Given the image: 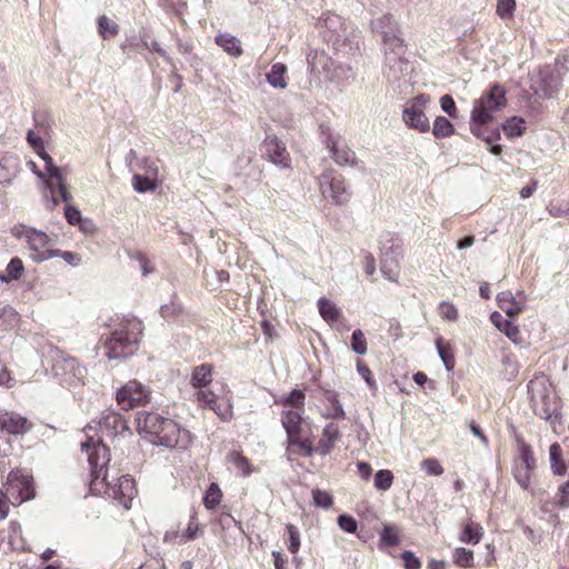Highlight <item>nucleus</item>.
<instances>
[{
  "instance_id": "obj_37",
  "label": "nucleus",
  "mask_w": 569,
  "mask_h": 569,
  "mask_svg": "<svg viewBox=\"0 0 569 569\" xmlns=\"http://www.w3.org/2000/svg\"><path fill=\"white\" fill-rule=\"evenodd\" d=\"M393 475L388 469H381L375 475V487L378 490L387 491L391 488Z\"/></svg>"
},
{
  "instance_id": "obj_50",
  "label": "nucleus",
  "mask_w": 569,
  "mask_h": 569,
  "mask_svg": "<svg viewBox=\"0 0 569 569\" xmlns=\"http://www.w3.org/2000/svg\"><path fill=\"white\" fill-rule=\"evenodd\" d=\"M23 270H24L23 262L18 257L12 258L6 269L8 276L14 280H18L21 278Z\"/></svg>"
},
{
  "instance_id": "obj_26",
  "label": "nucleus",
  "mask_w": 569,
  "mask_h": 569,
  "mask_svg": "<svg viewBox=\"0 0 569 569\" xmlns=\"http://www.w3.org/2000/svg\"><path fill=\"white\" fill-rule=\"evenodd\" d=\"M483 535L482 527L472 520L465 523L459 540L465 543L477 545L480 542Z\"/></svg>"
},
{
  "instance_id": "obj_32",
  "label": "nucleus",
  "mask_w": 569,
  "mask_h": 569,
  "mask_svg": "<svg viewBox=\"0 0 569 569\" xmlns=\"http://www.w3.org/2000/svg\"><path fill=\"white\" fill-rule=\"evenodd\" d=\"M455 132L453 124L442 116H439L433 121L432 134L437 139H445L452 136Z\"/></svg>"
},
{
  "instance_id": "obj_12",
  "label": "nucleus",
  "mask_w": 569,
  "mask_h": 569,
  "mask_svg": "<svg viewBox=\"0 0 569 569\" xmlns=\"http://www.w3.org/2000/svg\"><path fill=\"white\" fill-rule=\"evenodd\" d=\"M264 154L272 163L289 168L291 163V157L286 146L274 134H269L262 142Z\"/></svg>"
},
{
  "instance_id": "obj_58",
  "label": "nucleus",
  "mask_w": 569,
  "mask_h": 569,
  "mask_svg": "<svg viewBox=\"0 0 569 569\" xmlns=\"http://www.w3.org/2000/svg\"><path fill=\"white\" fill-rule=\"evenodd\" d=\"M441 109L451 118H457V107L453 98L450 94H445L440 98Z\"/></svg>"
},
{
  "instance_id": "obj_11",
  "label": "nucleus",
  "mask_w": 569,
  "mask_h": 569,
  "mask_svg": "<svg viewBox=\"0 0 569 569\" xmlns=\"http://www.w3.org/2000/svg\"><path fill=\"white\" fill-rule=\"evenodd\" d=\"M167 419L157 412L139 411L136 418L138 431L143 433L147 440L148 438H157L161 433Z\"/></svg>"
},
{
  "instance_id": "obj_42",
  "label": "nucleus",
  "mask_w": 569,
  "mask_h": 569,
  "mask_svg": "<svg viewBox=\"0 0 569 569\" xmlns=\"http://www.w3.org/2000/svg\"><path fill=\"white\" fill-rule=\"evenodd\" d=\"M132 184L134 190L138 192L153 191L157 188V184L152 179L141 174L133 176Z\"/></svg>"
},
{
  "instance_id": "obj_21",
  "label": "nucleus",
  "mask_w": 569,
  "mask_h": 569,
  "mask_svg": "<svg viewBox=\"0 0 569 569\" xmlns=\"http://www.w3.org/2000/svg\"><path fill=\"white\" fill-rule=\"evenodd\" d=\"M301 413L298 411L289 410L282 412L281 422L287 432V439L296 440L301 433Z\"/></svg>"
},
{
  "instance_id": "obj_13",
  "label": "nucleus",
  "mask_w": 569,
  "mask_h": 569,
  "mask_svg": "<svg viewBox=\"0 0 569 569\" xmlns=\"http://www.w3.org/2000/svg\"><path fill=\"white\" fill-rule=\"evenodd\" d=\"M321 133L326 136L325 143L330 150L332 159L340 166L355 164L356 154L347 146L339 147L338 140L332 136L328 127L321 126Z\"/></svg>"
},
{
  "instance_id": "obj_56",
  "label": "nucleus",
  "mask_w": 569,
  "mask_h": 569,
  "mask_svg": "<svg viewBox=\"0 0 569 569\" xmlns=\"http://www.w3.org/2000/svg\"><path fill=\"white\" fill-rule=\"evenodd\" d=\"M501 365L505 369V378L511 380L519 371V365L515 358H501Z\"/></svg>"
},
{
  "instance_id": "obj_62",
  "label": "nucleus",
  "mask_w": 569,
  "mask_h": 569,
  "mask_svg": "<svg viewBox=\"0 0 569 569\" xmlns=\"http://www.w3.org/2000/svg\"><path fill=\"white\" fill-rule=\"evenodd\" d=\"M327 399L331 402V417L336 419H343L345 410L342 405L337 399V396L335 393H330L328 395Z\"/></svg>"
},
{
  "instance_id": "obj_59",
  "label": "nucleus",
  "mask_w": 569,
  "mask_h": 569,
  "mask_svg": "<svg viewBox=\"0 0 569 569\" xmlns=\"http://www.w3.org/2000/svg\"><path fill=\"white\" fill-rule=\"evenodd\" d=\"M557 496L556 506L562 509L569 508V481H566L558 488Z\"/></svg>"
},
{
  "instance_id": "obj_47",
  "label": "nucleus",
  "mask_w": 569,
  "mask_h": 569,
  "mask_svg": "<svg viewBox=\"0 0 569 569\" xmlns=\"http://www.w3.org/2000/svg\"><path fill=\"white\" fill-rule=\"evenodd\" d=\"M352 350L358 355H365L367 352V340L361 330H355L351 337Z\"/></svg>"
},
{
  "instance_id": "obj_25",
  "label": "nucleus",
  "mask_w": 569,
  "mask_h": 569,
  "mask_svg": "<svg viewBox=\"0 0 569 569\" xmlns=\"http://www.w3.org/2000/svg\"><path fill=\"white\" fill-rule=\"evenodd\" d=\"M490 319L492 323L509 339H511L515 342L518 340L520 331L519 328L513 322L503 318L499 312H493Z\"/></svg>"
},
{
  "instance_id": "obj_31",
  "label": "nucleus",
  "mask_w": 569,
  "mask_h": 569,
  "mask_svg": "<svg viewBox=\"0 0 569 569\" xmlns=\"http://www.w3.org/2000/svg\"><path fill=\"white\" fill-rule=\"evenodd\" d=\"M98 33L102 39H110L118 36L120 28L117 22L102 14L98 18Z\"/></svg>"
},
{
  "instance_id": "obj_60",
  "label": "nucleus",
  "mask_w": 569,
  "mask_h": 569,
  "mask_svg": "<svg viewBox=\"0 0 569 569\" xmlns=\"http://www.w3.org/2000/svg\"><path fill=\"white\" fill-rule=\"evenodd\" d=\"M216 400L217 396L211 391L199 390L197 392V401L200 407L209 408L210 406H214Z\"/></svg>"
},
{
  "instance_id": "obj_3",
  "label": "nucleus",
  "mask_w": 569,
  "mask_h": 569,
  "mask_svg": "<svg viewBox=\"0 0 569 569\" xmlns=\"http://www.w3.org/2000/svg\"><path fill=\"white\" fill-rule=\"evenodd\" d=\"M528 393L530 407L537 417L552 425L561 419V399L546 375H537L529 381Z\"/></svg>"
},
{
  "instance_id": "obj_17",
  "label": "nucleus",
  "mask_w": 569,
  "mask_h": 569,
  "mask_svg": "<svg viewBox=\"0 0 569 569\" xmlns=\"http://www.w3.org/2000/svg\"><path fill=\"white\" fill-rule=\"evenodd\" d=\"M30 427L31 423L24 417L14 413L0 416V431H6L10 435H21L27 432Z\"/></svg>"
},
{
  "instance_id": "obj_46",
  "label": "nucleus",
  "mask_w": 569,
  "mask_h": 569,
  "mask_svg": "<svg viewBox=\"0 0 569 569\" xmlns=\"http://www.w3.org/2000/svg\"><path fill=\"white\" fill-rule=\"evenodd\" d=\"M380 539L388 546H397L399 543L398 529L395 526L386 525L380 533Z\"/></svg>"
},
{
  "instance_id": "obj_30",
  "label": "nucleus",
  "mask_w": 569,
  "mask_h": 569,
  "mask_svg": "<svg viewBox=\"0 0 569 569\" xmlns=\"http://www.w3.org/2000/svg\"><path fill=\"white\" fill-rule=\"evenodd\" d=\"M212 380V366L211 365H201L193 369L191 376V383L193 387H206Z\"/></svg>"
},
{
  "instance_id": "obj_28",
  "label": "nucleus",
  "mask_w": 569,
  "mask_h": 569,
  "mask_svg": "<svg viewBox=\"0 0 569 569\" xmlns=\"http://www.w3.org/2000/svg\"><path fill=\"white\" fill-rule=\"evenodd\" d=\"M286 73V64L277 62L271 66L270 71L267 73V80L273 88L284 89L287 87Z\"/></svg>"
},
{
  "instance_id": "obj_39",
  "label": "nucleus",
  "mask_w": 569,
  "mask_h": 569,
  "mask_svg": "<svg viewBox=\"0 0 569 569\" xmlns=\"http://www.w3.org/2000/svg\"><path fill=\"white\" fill-rule=\"evenodd\" d=\"M533 469L515 466L512 470V475L517 483L523 489L528 490L530 488V476Z\"/></svg>"
},
{
  "instance_id": "obj_44",
  "label": "nucleus",
  "mask_w": 569,
  "mask_h": 569,
  "mask_svg": "<svg viewBox=\"0 0 569 569\" xmlns=\"http://www.w3.org/2000/svg\"><path fill=\"white\" fill-rule=\"evenodd\" d=\"M21 526L18 521H11L9 525L8 543L12 548H20L21 543Z\"/></svg>"
},
{
  "instance_id": "obj_6",
  "label": "nucleus",
  "mask_w": 569,
  "mask_h": 569,
  "mask_svg": "<svg viewBox=\"0 0 569 569\" xmlns=\"http://www.w3.org/2000/svg\"><path fill=\"white\" fill-rule=\"evenodd\" d=\"M4 495L10 499L14 498L19 503L29 501L36 497V489L32 476L26 470H12L4 485Z\"/></svg>"
},
{
  "instance_id": "obj_48",
  "label": "nucleus",
  "mask_w": 569,
  "mask_h": 569,
  "mask_svg": "<svg viewBox=\"0 0 569 569\" xmlns=\"http://www.w3.org/2000/svg\"><path fill=\"white\" fill-rule=\"evenodd\" d=\"M288 443L291 447H297L299 449V453L303 457H311L313 452H317V447H312L311 442L301 440L300 437H297L296 440H288Z\"/></svg>"
},
{
  "instance_id": "obj_2",
  "label": "nucleus",
  "mask_w": 569,
  "mask_h": 569,
  "mask_svg": "<svg viewBox=\"0 0 569 569\" xmlns=\"http://www.w3.org/2000/svg\"><path fill=\"white\" fill-rule=\"evenodd\" d=\"M142 331L141 321L123 320L110 336L101 337L97 352L102 356H133L139 350Z\"/></svg>"
},
{
  "instance_id": "obj_45",
  "label": "nucleus",
  "mask_w": 569,
  "mask_h": 569,
  "mask_svg": "<svg viewBox=\"0 0 569 569\" xmlns=\"http://www.w3.org/2000/svg\"><path fill=\"white\" fill-rule=\"evenodd\" d=\"M312 499L317 507L323 509L330 508L333 503L331 495L318 488L312 490Z\"/></svg>"
},
{
  "instance_id": "obj_38",
  "label": "nucleus",
  "mask_w": 569,
  "mask_h": 569,
  "mask_svg": "<svg viewBox=\"0 0 569 569\" xmlns=\"http://www.w3.org/2000/svg\"><path fill=\"white\" fill-rule=\"evenodd\" d=\"M438 313L442 320L455 322L459 318L457 307L449 301H442L438 306Z\"/></svg>"
},
{
  "instance_id": "obj_61",
  "label": "nucleus",
  "mask_w": 569,
  "mask_h": 569,
  "mask_svg": "<svg viewBox=\"0 0 569 569\" xmlns=\"http://www.w3.org/2000/svg\"><path fill=\"white\" fill-rule=\"evenodd\" d=\"M27 141L36 153H40L44 150L43 139L40 136L36 134L34 131H28Z\"/></svg>"
},
{
  "instance_id": "obj_16",
  "label": "nucleus",
  "mask_w": 569,
  "mask_h": 569,
  "mask_svg": "<svg viewBox=\"0 0 569 569\" xmlns=\"http://www.w3.org/2000/svg\"><path fill=\"white\" fill-rule=\"evenodd\" d=\"M396 241V244H392L389 249L385 248L382 250L381 258V271L391 281H397V277L399 274V261L391 257L392 253L398 254L401 251L400 241Z\"/></svg>"
},
{
  "instance_id": "obj_14",
  "label": "nucleus",
  "mask_w": 569,
  "mask_h": 569,
  "mask_svg": "<svg viewBox=\"0 0 569 569\" xmlns=\"http://www.w3.org/2000/svg\"><path fill=\"white\" fill-rule=\"evenodd\" d=\"M386 59L389 61H397L400 64L407 63L405 54L407 51V44L400 37V33L387 37L382 39Z\"/></svg>"
},
{
  "instance_id": "obj_63",
  "label": "nucleus",
  "mask_w": 569,
  "mask_h": 569,
  "mask_svg": "<svg viewBox=\"0 0 569 569\" xmlns=\"http://www.w3.org/2000/svg\"><path fill=\"white\" fill-rule=\"evenodd\" d=\"M401 558L403 560L405 569H420L421 562L412 551L406 550L402 552Z\"/></svg>"
},
{
  "instance_id": "obj_23",
  "label": "nucleus",
  "mask_w": 569,
  "mask_h": 569,
  "mask_svg": "<svg viewBox=\"0 0 569 569\" xmlns=\"http://www.w3.org/2000/svg\"><path fill=\"white\" fill-rule=\"evenodd\" d=\"M373 30L381 36L387 38L396 33H401L399 24L395 21L391 14H385L372 22Z\"/></svg>"
},
{
  "instance_id": "obj_54",
  "label": "nucleus",
  "mask_w": 569,
  "mask_h": 569,
  "mask_svg": "<svg viewBox=\"0 0 569 569\" xmlns=\"http://www.w3.org/2000/svg\"><path fill=\"white\" fill-rule=\"evenodd\" d=\"M421 468L431 476H440L443 473V468L435 458H427L421 461Z\"/></svg>"
},
{
  "instance_id": "obj_29",
  "label": "nucleus",
  "mask_w": 569,
  "mask_h": 569,
  "mask_svg": "<svg viewBox=\"0 0 569 569\" xmlns=\"http://www.w3.org/2000/svg\"><path fill=\"white\" fill-rule=\"evenodd\" d=\"M550 466L555 475L562 476L567 471V466L562 460V449L558 442H553L549 448Z\"/></svg>"
},
{
  "instance_id": "obj_10",
  "label": "nucleus",
  "mask_w": 569,
  "mask_h": 569,
  "mask_svg": "<svg viewBox=\"0 0 569 569\" xmlns=\"http://www.w3.org/2000/svg\"><path fill=\"white\" fill-rule=\"evenodd\" d=\"M148 390L137 381H130L117 392L118 403L123 410H130L139 403L148 401Z\"/></svg>"
},
{
  "instance_id": "obj_53",
  "label": "nucleus",
  "mask_w": 569,
  "mask_h": 569,
  "mask_svg": "<svg viewBox=\"0 0 569 569\" xmlns=\"http://www.w3.org/2000/svg\"><path fill=\"white\" fill-rule=\"evenodd\" d=\"M50 360V365L52 366V369L54 370V376H59L58 368L61 369H73L76 366V359L77 358H47Z\"/></svg>"
},
{
  "instance_id": "obj_57",
  "label": "nucleus",
  "mask_w": 569,
  "mask_h": 569,
  "mask_svg": "<svg viewBox=\"0 0 569 569\" xmlns=\"http://www.w3.org/2000/svg\"><path fill=\"white\" fill-rule=\"evenodd\" d=\"M357 370H358L359 375L365 379V381L367 382L368 387L371 390H376L377 389V382L373 379L372 373H371L369 367L366 363L361 362L359 359L357 361Z\"/></svg>"
},
{
  "instance_id": "obj_15",
  "label": "nucleus",
  "mask_w": 569,
  "mask_h": 569,
  "mask_svg": "<svg viewBox=\"0 0 569 569\" xmlns=\"http://www.w3.org/2000/svg\"><path fill=\"white\" fill-rule=\"evenodd\" d=\"M100 428L106 432L107 437L110 438H114L129 430L128 422L124 417L114 411H110L102 417Z\"/></svg>"
},
{
  "instance_id": "obj_64",
  "label": "nucleus",
  "mask_w": 569,
  "mask_h": 569,
  "mask_svg": "<svg viewBox=\"0 0 569 569\" xmlns=\"http://www.w3.org/2000/svg\"><path fill=\"white\" fill-rule=\"evenodd\" d=\"M53 183L57 184V188H58V193L61 198L62 201L64 202H69L71 200V194L64 183V179L62 177V173L59 174L58 177L53 178Z\"/></svg>"
},
{
  "instance_id": "obj_41",
  "label": "nucleus",
  "mask_w": 569,
  "mask_h": 569,
  "mask_svg": "<svg viewBox=\"0 0 569 569\" xmlns=\"http://www.w3.org/2000/svg\"><path fill=\"white\" fill-rule=\"evenodd\" d=\"M200 529L199 522L194 515L190 517L187 529L180 535L179 545L186 543L188 541L194 540L197 538V532Z\"/></svg>"
},
{
  "instance_id": "obj_52",
  "label": "nucleus",
  "mask_w": 569,
  "mask_h": 569,
  "mask_svg": "<svg viewBox=\"0 0 569 569\" xmlns=\"http://www.w3.org/2000/svg\"><path fill=\"white\" fill-rule=\"evenodd\" d=\"M337 522L340 529L348 533H355L358 529L356 519L349 515H340Z\"/></svg>"
},
{
  "instance_id": "obj_27",
  "label": "nucleus",
  "mask_w": 569,
  "mask_h": 569,
  "mask_svg": "<svg viewBox=\"0 0 569 569\" xmlns=\"http://www.w3.org/2000/svg\"><path fill=\"white\" fill-rule=\"evenodd\" d=\"M305 392L300 389H293L288 395L279 396L274 402L282 407H292L296 409H303L305 407Z\"/></svg>"
},
{
  "instance_id": "obj_33",
  "label": "nucleus",
  "mask_w": 569,
  "mask_h": 569,
  "mask_svg": "<svg viewBox=\"0 0 569 569\" xmlns=\"http://www.w3.org/2000/svg\"><path fill=\"white\" fill-rule=\"evenodd\" d=\"M518 452L520 463L518 466L535 469L536 468V459L532 453V449L530 445L525 442L521 439H518Z\"/></svg>"
},
{
  "instance_id": "obj_43",
  "label": "nucleus",
  "mask_w": 569,
  "mask_h": 569,
  "mask_svg": "<svg viewBox=\"0 0 569 569\" xmlns=\"http://www.w3.org/2000/svg\"><path fill=\"white\" fill-rule=\"evenodd\" d=\"M516 10V0H498L496 12L501 19L513 17Z\"/></svg>"
},
{
  "instance_id": "obj_35",
  "label": "nucleus",
  "mask_w": 569,
  "mask_h": 569,
  "mask_svg": "<svg viewBox=\"0 0 569 569\" xmlns=\"http://www.w3.org/2000/svg\"><path fill=\"white\" fill-rule=\"evenodd\" d=\"M525 121L521 118L512 117L503 124V131L510 138L520 137L525 133Z\"/></svg>"
},
{
  "instance_id": "obj_8",
  "label": "nucleus",
  "mask_w": 569,
  "mask_h": 569,
  "mask_svg": "<svg viewBox=\"0 0 569 569\" xmlns=\"http://www.w3.org/2000/svg\"><path fill=\"white\" fill-rule=\"evenodd\" d=\"M319 186L325 197H330L338 204H346L350 199V192L347 190L346 181L342 174L335 170H327L319 177Z\"/></svg>"
},
{
  "instance_id": "obj_1",
  "label": "nucleus",
  "mask_w": 569,
  "mask_h": 569,
  "mask_svg": "<svg viewBox=\"0 0 569 569\" xmlns=\"http://www.w3.org/2000/svg\"><path fill=\"white\" fill-rule=\"evenodd\" d=\"M81 447L88 453L91 468L90 491L94 495L104 493L130 509L137 493L133 479L128 475L120 476L119 470L110 465L109 449L100 438L88 437Z\"/></svg>"
},
{
  "instance_id": "obj_19",
  "label": "nucleus",
  "mask_w": 569,
  "mask_h": 569,
  "mask_svg": "<svg viewBox=\"0 0 569 569\" xmlns=\"http://www.w3.org/2000/svg\"><path fill=\"white\" fill-rule=\"evenodd\" d=\"M318 310L321 318L331 327L337 326L343 319L341 309L326 297L318 300Z\"/></svg>"
},
{
  "instance_id": "obj_9",
  "label": "nucleus",
  "mask_w": 569,
  "mask_h": 569,
  "mask_svg": "<svg viewBox=\"0 0 569 569\" xmlns=\"http://www.w3.org/2000/svg\"><path fill=\"white\" fill-rule=\"evenodd\" d=\"M148 440L153 445L167 448L186 447L190 441V432L181 429L176 421L168 418L159 437L148 438Z\"/></svg>"
},
{
  "instance_id": "obj_20",
  "label": "nucleus",
  "mask_w": 569,
  "mask_h": 569,
  "mask_svg": "<svg viewBox=\"0 0 569 569\" xmlns=\"http://www.w3.org/2000/svg\"><path fill=\"white\" fill-rule=\"evenodd\" d=\"M497 302L499 308L511 318L518 316L525 307V301L518 300L510 290L499 292Z\"/></svg>"
},
{
  "instance_id": "obj_5",
  "label": "nucleus",
  "mask_w": 569,
  "mask_h": 569,
  "mask_svg": "<svg viewBox=\"0 0 569 569\" xmlns=\"http://www.w3.org/2000/svg\"><path fill=\"white\" fill-rule=\"evenodd\" d=\"M506 91L503 87L495 84L475 104L471 120L478 124H487L493 119V113L506 106Z\"/></svg>"
},
{
  "instance_id": "obj_7",
  "label": "nucleus",
  "mask_w": 569,
  "mask_h": 569,
  "mask_svg": "<svg viewBox=\"0 0 569 569\" xmlns=\"http://www.w3.org/2000/svg\"><path fill=\"white\" fill-rule=\"evenodd\" d=\"M429 101L430 97L428 94L420 93L407 102L402 112V120L408 128L421 133L430 130V122L425 113Z\"/></svg>"
},
{
  "instance_id": "obj_22",
  "label": "nucleus",
  "mask_w": 569,
  "mask_h": 569,
  "mask_svg": "<svg viewBox=\"0 0 569 569\" xmlns=\"http://www.w3.org/2000/svg\"><path fill=\"white\" fill-rule=\"evenodd\" d=\"M214 42L231 57L238 58L243 53L240 40L230 33H218Z\"/></svg>"
},
{
  "instance_id": "obj_24",
  "label": "nucleus",
  "mask_w": 569,
  "mask_h": 569,
  "mask_svg": "<svg viewBox=\"0 0 569 569\" xmlns=\"http://www.w3.org/2000/svg\"><path fill=\"white\" fill-rule=\"evenodd\" d=\"M539 77L543 81V84L539 88H533L535 93L542 98L550 97L552 92L558 89V80L551 74L549 68L540 70Z\"/></svg>"
},
{
  "instance_id": "obj_34",
  "label": "nucleus",
  "mask_w": 569,
  "mask_h": 569,
  "mask_svg": "<svg viewBox=\"0 0 569 569\" xmlns=\"http://www.w3.org/2000/svg\"><path fill=\"white\" fill-rule=\"evenodd\" d=\"M222 498V492L216 482L210 483L203 497V505L207 509H214Z\"/></svg>"
},
{
  "instance_id": "obj_49",
  "label": "nucleus",
  "mask_w": 569,
  "mask_h": 569,
  "mask_svg": "<svg viewBox=\"0 0 569 569\" xmlns=\"http://www.w3.org/2000/svg\"><path fill=\"white\" fill-rule=\"evenodd\" d=\"M286 529H287V532H288V536H289L288 550L291 553H297L299 548H300V533H299V530H298V528L296 526H293L291 523H288Z\"/></svg>"
},
{
  "instance_id": "obj_4",
  "label": "nucleus",
  "mask_w": 569,
  "mask_h": 569,
  "mask_svg": "<svg viewBox=\"0 0 569 569\" xmlns=\"http://www.w3.org/2000/svg\"><path fill=\"white\" fill-rule=\"evenodd\" d=\"M11 231L16 238H24L28 243V248L31 251L30 257L36 262L49 260L60 253V249L49 248L51 239L43 231L24 224L13 227Z\"/></svg>"
},
{
  "instance_id": "obj_40",
  "label": "nucleus",
  "mask_w": 569,
  "mask_h": 569,
  "mask_svg": "<svg viewBox=\"0 0 569 569\" xmlns=\"http://www.w3.org/2000/svg\"><path fill=\"white\" fill-rule=\"evenodd\" d=\"M46 163V169L47 171L49 172L50 174V179H48L46 182H47V186L51 189L52 186H53V178L58 177L59 174H61V171L58 167H56L53 164V160L52 158L49 156V153L46 151V149L40 152V153H37Z\"/></svg>"
},
{
  "instance_id": "obj_18",
  "label": "nucleus",
  "mask_w": 569,
  "mask_h": 569,
  "mask_svg": "<svg viewBox=\"0 0 569 569\" xmlns=\"http://www.w3.org/2000/svg\"><path fill=\"white\" fill-rule=\"evenodd\" d=\"M340 437L341 433L337 425H327L323 428L321 438L318 441L317 452L323 457L329 455Z\"/></svg>"
},
{
  "instance_id": "obj_51",
  "label": "nucleus",
  "mask_w": 569,
  "mask_h": 569,
  "mask_svg": "<svg viewBox=\"0 0 569 569\" xmlns=\"http://www.w3.org/2000/svg\"><path fill=\"white\" fill-rule=\"evenodd\" d=\"M230 460L242 472L243 476H248L251 472L249 460L239 452H231Z\"/></svg>"
},
{
  "instance_id": "obj_36",
  "label": "nucleus",
  "mask_w": 569,
  "mask_h": 569,
  "mask_svg": "<svg viewBox=\"0 0 569 569\" xmlns=\"http://www.w3.org/2000/svg\"><path fill=\"white\" fill-rule=\"evenodd\" d=\"M453 562L462 568H469L473 566V552L466 548H457L452 555Z\"/></svg>"
},
{
  "instance_id": "obj_55",
  "label": "nucleus",
  "mask_w": 569,
  "mask_h": 569,
  "mask_svg": "<svg viewBox=\"0 0 569 569\" xmlns=\"http://www.w3.org/2000/svg\"><path fill=\"white\" fill-rule=\"evenodd\" d=\"M129 257L139 262L143 276H147V274L153 272V268L150 266V261H149L147 254L143 253L142 251L130 252Z\"/></svg>"
}]
</instances>
